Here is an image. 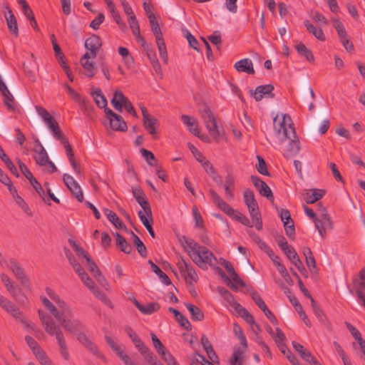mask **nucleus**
<instances>
[{"instance_id":"obj_1","label":"nucleus","mask_w":365,"mask_h":365,"mask_svg":"<svg viewBox=\"0 0 365 365\" xmlns=\"http://www.w3.org/2000/svg\"><path fill=\"white\" fill-rule=\"evenodd\" d=\"M273 127L275 137L274 142L282 144L289 140L286 156L289 158L297 155L300 150V144L290 116L287 114H277L273 118Z\"/></svg>"},{"instance_id":"obj_2","label":"nucleus","mask_w":365,"mask_h":365,"mask_svg":"<svg viewBox=\"0 0 365 365\" xmlns=\"http://www.w3.org/2000/svg\"><path fill=\"white\" fill-rule=\"evenodd\" d=\"M180 242L182 246L189 248L192 251V254H189L193 262L200 267L207 268V264L211 267L217 265V259L207 247L200 245L192 239L182 236Z\"/></svg>"},{"instance_id":"obj_3","label":"nucleus","mask_w":365,"mask_h":365,"mask_svg":"<svg viewBox=\"0 0 365 365\" xmlns=\"http://www.w3.org/2000/svg\"><path fill=\"white\" fill-rule=\"evenodd\" d=\"M43 304L51 312L62 327L69 333H76L83 328V323L79 320H72L73 313L68 310L64 312L60 311L46 298L41 297Z\"/></svg>"},{"instance_id":"obj_4","label":"nucleus","mask_w":365,"mask_h":365,"mask_svg":"<svg viewBox=\"0 0 365 365\" xmlns=\"http://www.w3.org/2000/svg\"><path fill=\"white\" fill-rule=\"evenodd\" d=\"M209 192L214 204L228 216L241 222L242 225L252 227L250 220L243 214L234 210L228 205L213 189H210Z\"/></svg>"},{"instance_id":"obj_5","label":"nucleus","mask_w":365,"mask_h":365,"mask_svg":"<svg viewBox=\"0 0 365 365\" xmlns=\"http://www.w3.org/2000/svg\"><path fill=\"white\" fill-rule=\"evenodd\" d=\"M0 307L24 327L31 329L34 333L39 331L37 327L26 318L16 304L1 294H0Z\"/></svg>"},{"instance_id":"obj_6","label":"nucleus","mask_w":365,"mask_h":365,"mask_svg":"<svg viewBox=\"0 0 365 365\" xmlns=\"http://www.w3.org/2000/svg\"><path fill=\"white\" fill-rule=\"evenodd\" d=\"M243 197L256 229L259 231L262 230L261 214L254 192L250 189H246L244 191Z\"/></svg>"},{"instance_id":"obj_7","label":"nucleus","mask_w":365,"mask_h":365,"mask_svg":"<svg viewBox=\"0 0 365 365\" xmlns=\"http://www.w3.org/2000/svg\"><path fill=\"white\" fill-rule=\"evenodd\" d=\"M199 112L202 118L204 120L205 126L209 131L210 135L214 138L216 142L220 141V137L221 136L220 131L218 128L216 119L214 113L210 108L204 105L202 108L199 109Z\"/></svg>"},{"instance_id":"obj_8","label":"nucleus","mask_w":365,"mask_h":365,"mask_svg":"<svg viewBox=\"0 0 365 365\" xmlns=\"http://www.w3.org/2000/svg\"><path fill=\"white\" fill-rule=\"evenodd\" d=\"M111 103L114 108L118 111L122 112L123 106H124L128 113L131 114L133 117L138 118V114L133 104L130 100L124 96L122 91L119 90H116L115 91L113 97L111 100Z\"/></svg>"},{"instance_id":"obj_9","label":"nucleus","mask_w":365,"mask_h":365,"mask_svg":"<svg viewBox=\"0 0 365 365\" xmlns=\"http://www.w3.org/2000/svg\"><path fill=\"white\" fill-rule=\"evenodd\" d=\"M84 326L83 325V329ZM80 329L76 331V333H72L73 334L77 335L78 341L85 347L91 353L95 355L97 358L106 361V356L98 350L97 346L83 333L78 332Z\"/></svg>"},{"instance_id":"obj_10","label":"nucleus","mask_w":365,"mask_h":365,"mask_svg":"<svg viewBox=\"0 0 365 365\" xmlns=\"http://www.w3.org/2000/svg\"><path fill=\"white\" fill-rule=\"evenodd\" d=\"M50 336H55L57 344L59 346L61 355L65 360H68L69 353L68 351L66 342L63 334L58 325H53V329H51V333H47Z\"/></svg>"},{"instance_id":"obj_11","label":"nucleus","mask_w":365,"mask_h":365,"mask_svg":"<svg viewBox=\"0 0 365 365\" xmlns=\"http://www.w3.org/2000/svg\"><path fill=\"white\" fill-rule=\"evenodd\" d=\"M132 193L137 202L140 205L148 217L152 219V210L150 203L146 200V196L140 187H132ZM153 222V220H151Z\"/></svg>"},{"instance_id":"obj_12","label":"nucleus","mask_w":365,"mask_h":365,"mask_svg":"<svg viewBox=\"0 0 365 365\" xmlns=\"http://www.w3.org/2000/svg\"><path fill=\"white\" fill-rule=\"evenodd\" d=\"M63 180L76 200L78 202H82L83 200V191L73 178L68 174H64L63 176Z\"/></svg>"},{"instance_id":"obj_13","label":"nucleus","mask_w":365,"mask_h":365,"mask_svg":"<svg viewBox=\"0 0 365 365\" xmlns=\"http://www.w3.org/2000/svg\"><path fill=\"white\" fill-rule=\"evenodd\" d=\"M9 268L22 285L24 287L29 286V280L26 275L25 271L17 260L14 258L10 259Z\"/></svg>"},{"instance_id":"obj_14","label":"nucleus","mask_w":365,"mask_h":365,"mask_svg":"<svg viewBox=\"0 0 365 365\" xmlns=\"http://www.w3.org/2000/svg\"><path fill=\"white\" fill-rule=\"evenodd\" d=\"M35 143L36 146L33 150V152L34 153L33 156L36 163L41 166L47 165L49 159L46 150L43 147L38 138L35 140Z\"/></svg>"},{"instance_id":"obj_15","label":"nucleus","mask_w":365,"mask_h":365,"mask_svg":"<svg viewBox=\"0 0 365 365\" xmlns=\"http://www.w3.org/2000/svg\"><path fill=\"white\" fill-rule=\"evenodd\" d=\"M177 265L180 273L183 275L185 279L187 277H189L194 282H197L198 280V276L191 264L187 262L185 259H181L178 261Z\"/></svg>"},{"instance_id":"obj_16","label":"nucleus","mask_w":365,"mask_h":365,"mask_svg":"<svg viewBox=\"0 0 365 365\" xmlns=\"http://www.w3.org/2000/svg\"><path fill=\"white\" fill-rule=\"evenodd\" d=\"M292 346L294 349L299 353L300 356L310 365H322L319 361L311 354V352L300 344L293 341Z\"/></svg>"},{"instance_id":"obj_17","label":"nucleus","mask_w":365,"mask_h":365,"mask_svg":"<svg viewBox=\"0 0 365 365\" xmlns=\"http://www.w3.org/2000/svg\"><path fill=\"white\" fill-rule=\"evenodd\" d=\"M4 8L7 11V14H5V18L8 28L12 34L15 36H18L19 28L16 16L7 3L4 4Z\"/></svg>"},{"instance_id":"obj_18","label":"nucleus","mask_w":365,"mask_h":365,"mask_svg":"<svg viewBox=\"0 0 365 365\" xmlns=\"http://www.w3.org/2000/svg\"><path fill=\"white\" fill-rule=\"evenodd\" d=\"M102 46V41L101 38L97 35H92L88 38L85 41V47L87 50L91 51L90 55L93 58L96 56L97 52Z\"/></svg>"},{"instance_id":"obj_19","label":"nucleus","mask_w":365,"mask_h":365,"mask_svg":"<svg viewBox=\"0 0 365 365\" xmlns=\"http://www.w3.org/2000/svg\"><path fill=\"white\" fill-rule=\"evenodd\" d=\"M273 90L274 86L272 84L259 86L255 88L253 93L254 98L256 101H261L263 97L274 98V94L272 93Z\"/></svg>"},{"instance_id":"obj_20","label":"nucleus","mask_w":365,"mask_h":365,"mask_svg":"<svg viewBox=\"0 0 365 365\" xmlns=\"http://www.w3.org/2000/svg\"><path fill=\"white\" fill-rule=\"evenodd\" d=\"M91 58H93L92 55L86 52L81 58V63L86 71V76L88 78H93L97 72L93 62L89 61Z\"/></svg>"},{"instance_id":"obj_21","label":"nucleus","mask_w":365,"mask_h":365,"mask_svg":"<svg viewBox=\"0 0 365 365\" xmlns=\"http://www.w3.org/2000/svg\"><path fill=\"white\" fill-rule=\"evenodd\" d=\"M326 194L323 189H310L307 191L304 196V200L307 204H313L322 198Z\"/></svg>"},{"instance_id":"obj_22","label":"nucleus","mask_w":365,"mask_h":365,"mask_svg":"<svg viewBox=\"0 0 365 365\" xmlns=\"http://www.w3.org/2000/svg\"><path fill=\"white\" fill-rule=\"evenodd\" d=\"M234 67L238 72H245L248 74L255 73L253 63L250 58L241 59L235 63Z\"/></svg>"},{"instance_id":"obj_23","label":"nucleus","mask_w":365,"mask_h":365,"mask_svg":"<svg viewBox=\"0 0 365 365\" xmlns=\"http://www.w3.org/2000/svg\"><path fill=\"white\" fill-rule=\"evenodd\" d=\"M86 260L88 263V269L91 273V274L96 279V280L101 284L103 282H106V280L103 276H102L101 272L96 263L91 259L90 256H86Z\"/></svg>"},{"instance_id":"obj_24","label":"nucleus","mask_w":365,"mask_h":365,"mask_svg":"<svg viewBox=\"0 0 365 365\" xmlns=\"http://www.w3.org/2000/svg\"><path fill=\"white\" fill-rule=\"evenodd\" d=\"M46 292L48 297L58 306L60 312H64L66 310L71 312L66 303L52 289L46 287Z\"/></svg>"},{"instance_id":"obj_25","label":"nucleus","mask_w":365,"mask_h":365,"mask_svg":"<svg viewBox=\"0 0 365 365\" xmlns=\"http://www.w3.org/2000/svg\"><path fill=\"white\" fill-rule=\"evenodd\" d=\"M224 187L227 199L232 200L235 197V179L232 173H227L226 175Z\"/></svg>"},{"instance_id":"obj_26","label":"nucleus","mask_w":365,"mask_h":365,"mask_svg":"<svg viewBox=\"0 0 365 365\" xmlns=\"http://www.w3.org/2000/svg\"><path fill=\"white\" fill-rule=\"evenodd\" d=\"M143 126L145 129L153 136L155 139L157 138V129L158 128V120L153 117L150 116L148 118L147 120H143Z\"/></svg>"},{"instance_id":"obj_27","label":"nucleus","mask_w":365,"mask_h":365,"mask_svg":"<svg viewBox=\"0 0 365 365\" xmlns=\"http://www.w3.org/2000/svg\"><path fill=\"white\" fill-rule=\"evenodd\" d=\"M110 125L114 130L124 132L127 130L128 126L123 118L118 114L109 120Z\"/></svg>"},{"instance_id":"obj_28","label":"nucleus","mask_w":365,"mask_h":365,"mask_svg":"<svg viewBox=\"0 0 365 365\" xmlns=\"http://www.w3.org/2000/svg\"><path fill=\"white\" fill-rule=\"evenodd\" d=\"M103 212L108 217V220L117 228V229H126L125 225L123 221L117 216V215L108 208H104Z\"/></svg>"},{"instance_id":"obj_29","label":"nucleus","mask_w":365,"mask_h":365,"mask_svg":"<svg viewBox=\"0 0 365 365\" xmlns=\"http://www.w3.org/2000/svg\"><path fill=\"white\" fill-rule=\"evenodd\" d=\"M202 166L205 171L211 176L212 180L216 182L218 185H221L222 184V180L220 175L217 173L216 170L214 168L213 165L208 160L204 161L202 163Z\"/></svg>"},{"instance_id":"obj_30","label":"nucleus","mask_w":365,"mask_h":365,"mask_svg":"<svg viewBox=\"0 0 365 365\" xmlns=\"http://www.w3.org/2000/svg\"><path fill=\"white\" fill-rule=\"evenodd\" d=\"M1 279L6 287L7 291L11 293L14 299L16 301H20V299L18 298V296L16 294L17 287L14 285V282L11 281L9 277L6 274L2 273L1 274Z\"/></svg>"},{"instance_id":"obj_31","label":"nucleus","mask_w":365,"mask_h":365,"mask_svg":"<svg viewBox=\"0 0 365 365\" xmlns=\"http://www.w3.org/2000/svg\"><path fill=\"white\" fill-rule=\"evenodd\" d=\"M115 237L116 245L120 247V250L126 254H130L133 250L130 244L118 232L115 234Z\"/></svg>"},{"instance_id":"obj_32","label":"nucleus","mask_w":365,"mask_h":365,"mask_svg":"<svg viewBox=\"0 0 365 365\" xmlns=\"http://www.w3.org/2000/svg\"><path fill=\"white\" fill-rule=\"evenodd\" d=\"M243 359L244 350H241L240 347L235 346L229 363L230 365H243Z\"/></svg>"},{"instance_id":"obj_33","label":"nucleus","mask_w":365,"mask_h":365,"mask_svg":"<svg viewBox=\"0 0 365 365\" xmlns=\"http://www.w3.org/2000/svg\"><path fill=\"white\" fill-rule=\"evenodd\" d=\"M304 25L307 30L312 33L317 39L322 41H325L326 38L322 29H317L309 20H305Z\"/></svg>"},{"instance_id":"obj_34","label":"nucleus","mask_w":365,"mask_h":365,"mask_svg":"<svg viewBox=\"0 0 365 365\" xmlns=\"http://www.w3.org/2000/svg\"><path fill=\"white\" fill-rule=\"evenodd\" d=\"M186 308L188 309L191 314V319L193 321H202L204 319V314L202 310L197 307L190 304H185Z\"/></svg>"},{"instance_id":"obj_35","label":"nucleus","mask_w":365,"mask_h":365,"mask_svg":"<svg viewBox=\"0 0 365 365\" xmlns=\"http://www.w3.org/2000/svg\"><path fill=\"white\" fill-rule=\"evenodd\" d=\"M38 317L41 320V324L44 328L46 333H51V329H53V325H56L54 322L50 319V317L46 316V313L42 310L38 311Z\"/></svg>"},{"instance_id":"obj_36","label":"nucleus","mask_w":365,"mask_h":365,"mask_svg":"<svg viewBox=\"0 0 365 365\" xmlns=\"http://www.w3.org/2000/svg\"><path fill=\"white\" fill-rule=\"evenodd\" d=\"M148 264L150 265L152 271L159 277L163 284L165 285H169L171 284V281L168 276L165 272H163L158 266L154 264L152 260L149 259Z\"/></svg>"},{"instance_id":"obj_37","label":"nucleus","mask_w":365,"mask_h":365,"mask_svg":"<svg viewBox=\"0 0 365 365\" xmlns=\"http://www.w3.org/2000/svg\"><path fill=\"white\" fill-rule=\"evenodd\" d=\"M0 158L3 162L6 164L8 169L10 170V172L14 175L16 177L19 176V174L18 173V170L14 165V164L12 163L11 159L9 158V156L5 153L3 148L0 145Z\"/></svg>"},{"instance_id":"obj_38","label":"nucleus","mask_w":365,"mask_h":365,"mask_svg":"<svg viewBox=\"0 0 365 365\" xmlns=\"http://www.w3.org/2000/svg\"><path fill=\"white\" fill-rule=\"evenodd\" d=\"M0 91L4 97V103L9 110H14L15 108L11 104L14 101V96L4 83V87H1Z\"/></svg>"},{"instance_id":"obj_39","label":"nucleus","mask_w":365,"mask_h":365,"mask_svg":"<svg viewBox=\"0 0 365 365\" xmlns=\"http://www.w3.org/2000/svg\"><path fill=\"white\" fill-rule=\"evenodd\" d=\"M23 9L24 14L27 17V19L30 21L31 26L36 30L38 31L39 28L38 24L36 21L34 13L29 6L27 3H25L24 5L21 6Z\"/></svg>"},{"instance_id":"obj_40","label":"nucleus","mask_w":365,"mask_h":365,"mask_svg":"<svg viewBox=\"0 0 365 365\" xmlns=\"http://www.w3.org/2000/svg\"><path fill=\"white\" fill-rule=\"evenodd\" d=\"M295 48L297 51L301 55L303 56L308 61L312 62L314 61V57L312 54V52L310 49L307 48V46L302 43H300L295 46Z\"/></svg>"},{"instance_id":"obj_41","label":"nucleus","mask_w":365,"mask_h":365,"mask_svg":"<svg viewBox=\"0 0 365 365\" xmlns=\"http://www.w3.org/2000/svg\"><path fill=\"white\" fill-rule=\"evenodd\" d=\"M132 235V238L135 246L138 252V253L143 257H145L147 256V250L146 247L144 245L143 242L133 232L130 231Z\"/></svg>"},{"instance_id":"obj_42","label":"nucleus","mask_w":365,"mask_h":365,"mask_svg":"<svg viewBox=\"0 0 365 365\" xmlns=\"http://www.w3.org/2000/svg\"><path fill=\"white\" fill-rule=\"evenodd\" d=\"M125 331L128 334L129 337L131 339L132 341L135 344V347L140 351L143 349V346H145L146 345L144 342L138 337L137 334L133 331V330L128 327L125 328Z\"/></svg>"},{"instance_id":"obj_43","label":"nucleus","mask_w":365,"mask_h":365,"mask_svg":"<svg viewBox=\"0 0 365 365\" xmlns=\"http://www.w3.org/2000/svg\"><path fill=\"white\" fill-rule=\"evenodd\" d=\"M144 358V359L150 365L153 364L158 359L155 354L147 346H143V349L139 351Z\"/></svg>"},{"instance_id":"obj_44","label":"nucleus","mask_w":365,"mask_h":365,"mask_svg":"<svg viewBox=\"0 0 365 365\" xmlns=\"http://www.w3.org/2000/svg\"><path fill=\"white\" fill-rule=\"evenodd\" d=\"M149 23H150L151 30H152L155 38H159L160 37H163V34L161 32L159 24H158L154 14L149 15Z\"/></svg>"},{"instance_id":"obj_45","label":"nucleus","mask_w":365,"mask_h":365,"mask_svg":"<svg viewBox=\"0 0 365 365\" xmlns=\"http://www.w3.org/2000/svg\"><path fill=\"white\" fill-rule=\"evenodd\" d=\"M31 185L32 187L35 189V190L37 192V193L39 195V196L41 197L43 200L48 204V205H51V202H49V199L46 198L45 191L43 189L41 184L38 182V181L34 177L31 180H29Z\"/></svg>"},{"instance_id":"obj_46","label":"nucleus","mask_w":365,"mask_h":365,"mask_svg":"<svg viewBox=\"0 0 365 365\" xmlns=\"http://www.w3.org/2000/svg\"><path fill=\"white\" fill-rule=\"evenodd\" d=\"M92 96L94 98L95 102L98 108H103L107 106V100L102 93L101 89H97L94 92H93Z\"/></svg>"},{"instance_id":"obj_47","label":"nucleus","mask_w":365,"mask_h":365,"mask_svg":"<svg viewBox=\"0 0 365 365\" xmlns=\"http://www.w3.org/2000/svg\"><path fill=\"white\" fill-rule=\"evenodd\" d=\"M160 56L165 63H168V53L163 37L155 38Z\"/></svg>"},{"instance_id":"obj_48","label":"nucleus","mask_w":365,"mask_h":365,"mask_svg":"<svg viewBox=\"0 0 365 365\" xmlns=\"http://www.w3.org/2000/svg\"><path fill=\"white\" fill-rule=\"evenodd\" d=\"M160 308V306L157 302L148 303L145 306L141 305L139 311L144 314H152L157 312Z\"/></svg>"},{"instance_id":"obj_49","label":"nucleus","mask_w":365,"mask_h":365,"mask_svg":"<svg viewBox=\"0 0 365 365\" xmlns=\"http://www.w3.org/2000/svg\"><path fill=\"white\" fill-rule=\"evenodd\" d=\"M128 21L130 26V29L132 30V32L134 36L139 35L140 33V26L138 21L136 19V16L134 14L128 16Z\"/></svg>"},{"instance_id":"obj_50","label":"nucleus","mask_w":365,"mask_h":365,"mask_svg":"<svg viewBox=\"0 0 365 365\" xmlns=\"http://www.w3.org/2000/svg\"><path fill=\"white\" fill-rule=\"evenodd\" d=\"M140 153L149 165L157 166V160L151 151L143 148L140 149Z\"/></svg>"},{"instance_id":"obj_51","label":"nucleus","mask_w":365,"mask_h":365,"mask_svg":"<svg viewBox=\"0 0 365 365\" xmlns=\"http://www.w3.org/2000/svg\"><path fill=\"white\" fill-rule=\"evenodd\" d=\"M181 120L183 122V123L187 125L190 132L194 134L195 128H198L197 121L187 115H182Z\"/></svg>"},{"instance_id":"obj_52","label":"nucleus","mask_w":365,"mask_h":365,"mask_svg":"<svg viewBox=\"0 0 365 365\" xmlns=\"http://www.w3.org/2000/svg\"><path fill=\"white\" fill-rule=\"evenodd\" d=\"M150 336L153 346L159 355H161L162 354L167 351L166 347L163 345V344L160 341V340L157 337V336L155 334L151 333Z\"/></svg>"},{"instance_id":"obj_53","label":"nucleus","mask_w":365,"mask_h":365,"mask_svg":"<svg viewBox=\"0 0 365 365\" xmlns=\"http://www.w3.org/2000/svg\"><path fill=\"white\" fill-rule=\"evenodd\" d=\"M258 191L261 195L266 197L271 202L274 200L273 193L270 187L266 184L265 182L262 184Z\"/></svg>"},{"instance_id":"obj_54","label":"nucleus","mask_w":365,"mask_h":365,"mask_svg":"<svg viewBox=\"0 0 365 365\" xmlns=\"http://www.w3.org/2000/svg\"><path fill=\"white\" fill-rule=\"evenodd\" d=\"M250 294L253 301L262 311L267 307L266 304L264 303V300L261 298L260 295L257 292L252 290L250 292Z\"/></svg>"},{"instance_id":"obj_55","label":"nucleus","mask_w":365,"mask_h":365,"mask_svg":"<svg viewBox=\"0 0 365 365\" xmlns=\"http://www.w3.org/2000/svg\"><path fill=\"white\" fill-rule=\"evenodd\" d=\"M284 227L287 236L290 240H294L295 238V229L294 222L289 223V222L284 221Z\"/></svg>"},{"instance_id":"obj_56","label":"nucleus","mask_w":365,"mask_h":365,"mask_svg":"<svg viewBox=\"0 0 365 365\" xmlns=\"http://www.w3.org/2000/svg\"><path fill=\"white\" fill-rule=\"evenodd\" d=\"M93 293L101 300L108 307L113 308V304L111 301L107 297L106 294L100 290L99 289L96 288L93 291Z\"/></svg>"},{"instance_id":"obj_57","label":"nucleus","mask_w":365,"mask_h":365,"mask_svg":"<svg viewBox=\"0 0 365 365\" xmlns=\"http://www.w3.org/2000/svg\"><path fill=\"white\" fill-rule=\"evenodd\" d=\"M258 165H257V171L264 175H269V173L267 170V166L265 160L262 158V157L257 155Z\"/></svg>"},{"instance_id":"obj_58","label":"nucleus","mask_w":365,"mask_h":365,"mask_svg":"<svg viewBox=\"0 0 365 365\" xmlns=\"http://www.w3.org/2000/svg\"><path fill=\"white\" fill-rule=\"evenodd\" d=\"M284 255L289 258V260L293 262L295 261L297 258H299V256L295 251V250L293 248V247L290 245L287 246L284 250H282Z\"/></svg>"},{"instance_id":"obj_59","label":"nucleus","mask_w":365,"mask_h":365,"mask_svg":"<svg viewBox=\"0 0 365 365\" xmlns=\"http://www.w3.org/2000/svg\"><path fill=\"white\" fill-rule=\"evenodd\" d=\"M184 34L189 43L190 46L198 51L199 43L197 40L190 34L188 30H184Z\"/></svg>"},{"instance_id":"obj_60","label":"nucleus","mask_w":365,"mask_h":365,"mask_svg":"<svg viewBox=\"0 0 365 365\" xmlns=\"http://www.w3.org/2000/svg\"><path fill=\"white\" fill-rule=\"evenodd\" d=\"M118 53L120 56L123 57L124 60L125 61V63L128 65L133 64V58L132 57L131 55H130V53L126 48L120 46L118 48Z\"/></svg>"},{"instance_id":"obj_61","label":"nucleus","mask_w":365,"mask_h":365,"mask_svg":"<svg viewBox=\"0 0 365 365\" xmlns=\"http://www.w3.org/2000/svg\"><path fill=\"white\" fill-rule=\"evenodd\" d=\"M25 340L28 344V346L32 349L33 353L34 354H37V352L42 350V349L39 346L38 343L30 336H26Z\"/></svg>"},{"instance_id":"obj_62","label":"nucleus","mask_w":365,"mask_h":365,"mask_svg":"<svg viewBox=\"0 0 365 365\" xmlns=\"http://www.w3.org/2000/svg\"><path fill=\"white\" fill-rule=\"evenodd\" d=\"M177 322L180 324V325L186 330H190L192 329L191 324L188 321V319L184 317L182 313H180L178 315V317H175Z\"/></svg>"},{"instance_id":"obj_63","label":"nucleus","mask_w":365,"mask_h":365,"mask_svg":"<svg viewBox=\"0 0 365 365\" xmlns=\"http://www.w3.org/2000/svg\"><path fill=\"white\" fill-rule=\"evenodd\" d=\"M192 214L195 222V226L198 227H203L204 221L203 219L196 206H193L192 207Z\"/></svg>"},{"instance_id":"obj_64","label":"nucleus","mask_w":365,"mask_h":365,"mask_svg":"<svg viewBox=\"0 0 365 365\" xmlns=\"http://www.w3.org/2000/svg\"><path fill=\"white\" fill-rule=\"evenodd\" d=\"M160 356H161V359L168 365H179L175 357L168 350Z\"/></svg>"}]
</instances>
